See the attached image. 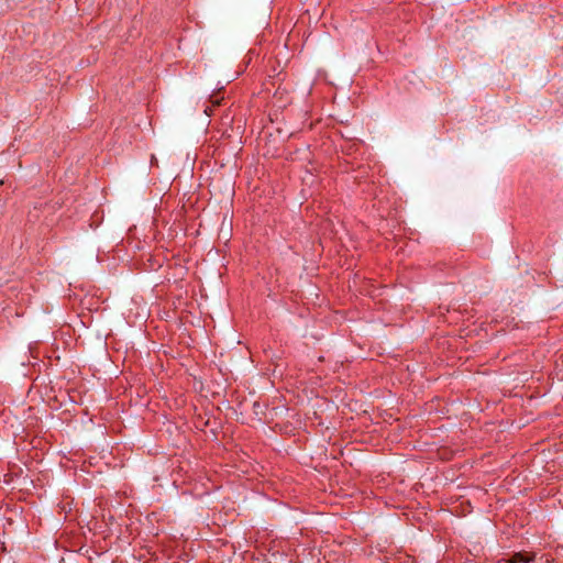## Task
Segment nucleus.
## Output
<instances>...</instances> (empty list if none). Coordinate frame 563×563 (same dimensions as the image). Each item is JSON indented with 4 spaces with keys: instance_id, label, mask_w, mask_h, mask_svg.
<instances>
[{
    "instance_id": "obj_1",
    "label": "nucleus",
    "mask_w": 563,
    "mask_h": 563,
    "mask_svg": "<svg viewBox=\"0 0 563 563\" xmlns=\"http://www.w3.org/2000/svg\"><path fill=\"white\" fill-rule=\"evenodd\" d=\"M534 559L533 553L519 552L514 554L506 563H531Z\"/></svg>"
}]
</instances>
